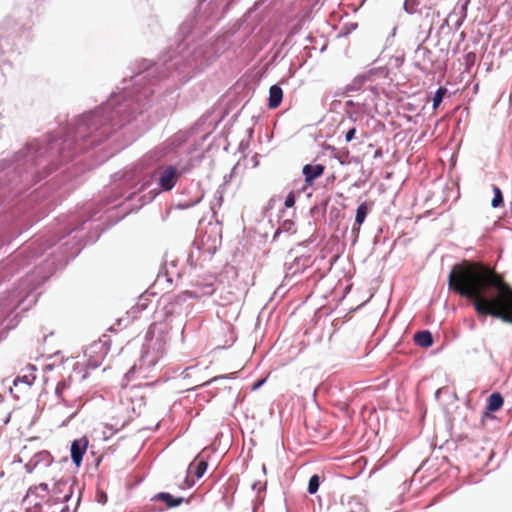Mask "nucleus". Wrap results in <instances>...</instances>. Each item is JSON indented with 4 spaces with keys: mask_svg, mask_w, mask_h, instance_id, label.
I'll list each match as a JSON object with an SVG mask.
<instances>
[{
    "mask_svg": "<svg viewBox=\"0 0 512 512\" xmlns=\"http://www.w3.org/2000/svg\"><path fill=\"white\" fill-rule=\"evenodd\" d=\"M448 285L472 304L478 317L512 323V287L488 265L473 261L455 265Z\"/></svg>",
    "mask_w": 512,
    "mask_h": 512,
    "instance_id": "f257e3e1",
    "label": "nucleus"
},
{
    "mask_svg": "<svg viewBox=\"0 0 512 512\" xmlns=\"http://www.w3.org/2000/svg\"><path fill=\"white\" fill-rule=\"evenodd\" d=\"M110 350L108 340L99 339L91 343L84 351L87 358V365L91 368H97L105 359Z\"/></svg>",
    "mask_w": 512,
    "mask_h": 512,
    "instance_id": "f03ea898",
    "label": "nucleus"
},
{
    "mask_svg": "<svg viewBox=\"0 0 512 512\" xmlns=\"http://www.w3.org/2000/svg\"><path fill=\"white\" fill-rule=\"evenodd\" d=\"M180 172L174 166L159 170L158 184L162 191H170L178 182Z\"/></svg>",
    "mask_w": 512,
    "mask_h": 512,
    "instance_id": "7ed1b4c3",
    "label": "nucleus"
},
{
    "mask_svg": "<svg viewBox=\"0 0 512 512\" xmlns=\"http://www.w3.org/2000/svg\"><path fill=\"white\" fill-rule=\"evenodd\" d=\"M88 447V439L81 437L76 439L71 444V458L73 463L78 467L80 466L83 455L86 453Z\"/></svg>",
    "mask_w": 512,
    "mask_h": 512,
    "instance_id": "20e7f679",
    "label": "nucleus"
},
{
    "mask_svg": "<svg viewBox=\"0 0 512 512\" xmlns=\"http://www.w3.org/2000/svg\"><path fill=\"white\" fill-rule=\"evenodd\" d=\"M72 495L71 486L67 481L59 480L55 482L52 489V497L55 502H67Z\"/></svg>",
    "mask_w": 512,
    "mask_h": 512,
    "instance_id": "39448f33",
    "label": "nucleus"
},
{
    "mask_svg": "<svg viewBox=\"0 0 512 512\" xmlns=\"http://www.w3.org/2000/svg\"><path fill=\"white\" fill-rule=\"evenodd\" d=\"M325 167L322 164H306L302 168L305 183L307 186H312L315 180L323 175Z\"/></svg>",
    "mask_w": 512,
    "mask_h": 512,
    "instance_id": "423d86ee",
    "label": "nucleus"
},
{
    "mask_svg": "<svg viewBox=\"0 0 512 512\" xmlns=\"http://www.w3.org/2000/svg\"><path fill=\"white\" fill-rule=\"evenodd\" d=\"M52 462V456L48 451H40L36 453L33 458L26 464V469L28 472H32V470L39 464L43 463L48 465Z\"/></svg>",
    "mask_w": 512,
    "mask_h": 512,
    "instance_id": "0eeeda50",
    "label": "nucleus"
},
{
    "mask_svg": "<svg viewBox=\"0 0 512 512\" xmlns=\"http://www.w3.org/2000/svg\"><path fill=\"white\" fill-rule=\"evenodd\" d=\"M152 500L164 502L167 508L177 507L185 501L183 497H174L170 493L166 492L156 494Z\"/></svg>",
    "mask_w": 512,
    "mask_h": 512,
    "instance_id": "6e6552de",
    "label": "nucleus"
},
{
    "mask_svg": "<svg viewBox=\"0 0 512 512\" xmlns=\"http://www.w3.org/2000/svg\"><path fill=\"white\" fill-rule=\"evenodd\" d=\"M283 99V90L279 85H272L269 89L268 107L276 109Z\"/></svg>",
    "mask_w": 512,
    "mask_h": 512,
    "instance_id": "1a4fd4ad",
    "label": "nucleus"
},
{
    "mask_svg": "<svg viewBox=\"0 0 512 512\" xmlns=\"http://www.w3.org/2000/svg\"><path fill=\"white\" fill-rule=\"evenodd\" d=\"M414 341L418 346L428 348L433 344V337L431 332L428 330L419 331L415 333Z\"/></svg>",
    "mask_w": 512,
    "mask_h": 512,
    "instance_id": "9d476101",
    "label": "nucleus"
},
{
    "mask_svg": "<svg viewBox=\"0 0 512 512\" xmlns=\"http://www.w3.org/2000/svg\"><path fill=\"white\" fill-rule=\"evenodd\" d=\"M504 400L499 392L492 393L487 400V412L498 411L503 406Z\"/></svg>",
    "mask_w": 512,
    "mask_h": 512,
    "instance_id": "9b49d317",
    "label": "nucleus"
},
{
    "mask_svg": "<svg viewBox=\"0 0 512 512\" xmlns=\"http://www.w3.org/2000/svg\"><path fill=\"white\" fill-rule=\"evenodd\" d=\"M70 388V385L66 384L65 382L58 383L56 387V394L59 398L62 399L63 402L68 405H72L74 402V400L71 399V395L68 393Z\"/></svg>",
    "mask_w": 512,
    "mask_h": 512,
    "instance_id": "f8f14e48",
    "label": "nucleus"
},
{
    "mask_svg": "<svg viewBox=\"0 0 512 512\" xmlns=\"http://www.w3.org/2000/svg\"><path fill=\"white\" fill-rule=\"evenodd\" d=\"M346 512H362L364 507L362 503L356 497H349L347 502H342Z\"/></svg>",
    "mask_w": 512,
    "mask_h": 512,
    "instance_id": "ddd939ff",
    "label": "nucleus"
},
{
    "mask_svg": "<svg viewBox=\"0 0 512 512\" xmlns=\"http://www.w3.org/2000/svg\"><path fill=\"white\" fill-rule=\"evenodd\" d=\"M189 469L193 471L197 478H201L207 469V462L203 459L195 461L190 464Z\"/></svg>",
    "mask_w": 512,
    "mask_h": 512,
    "instance_id": "4468645a",
    "label": "nucleus"
},
{
    "mask_svg": "<svg viewBox=\"0 0 512 512\" xmlns=\"http://www.w3.org/2000/svg\"><path fill=\"white\" fill-rule=\"evenodd\" d=\"M369 212V207L366 202L361 203L356 211L355 223L360 226L366 219Z\"/></svg>",
    "mask_w": 512,
    "mask_h": 512,
    "instance_id": "2eb2a0df",
    "label": "nucleus"
},
{
    "mask_svg": "<svg viewBox=\"0 0 512 512\" xmlns=\"http://www.w3.org/2000/svg\"><path fill=\"white\" fill-rule=\"evenodd\" d=\"M493 192L494 197L492 199L491 205L492 207L497 208L503 203L502 191L498 186H493Z\"/></svg>",
    "mask_w": 512,
    "mask_h": 512,
    "instance_id": "dca6fc26",
    "label": "nucleus"
},
{
    "mask_svg": "<svg viewBox=\"0 0 512 512\" xmlns=\"http://www.w3.org/2000/svg\"><path fill=\"white\" fill-rule=\"evenodd\" d=\"M447 93V89L444 88V87H440L434 97H433V108L434 109H437L439 107V105L442 103L443 101V98L445 96V94Z\"/></svg>",
    "mask_w": 512,
    "mask_h": 512,
    "instance_id": "f3484780",
    "label": "nucleus"
},
{
    "mask_svg": "<svg viewBox=\"0 0 512 512\" xmlns=\"http://www.w3.org/2000/svg\"><path fill=\"white\" fill-rule=\"evenodd\" d=\"M419 4V0H405L404 10L409 14H414L417 12Z\"/></svg>",
    "mask_w": 512,
    "mask_h": 512,
    "instance_id": "a211bd4d",
    "label": "nucleus"
},
{
    "mask_svg": "<svg viewBox=\"0 0 512 512\" xmlns=\"http://www.w3.org/2000/svg\"><path fill=\"white\" fill-rule=\"evenodd\" d=\"M319 476L318 475H313L310 480H309V483H308V492L310 494H315L319 488Z\"/></svg>",
    "mask_w": 512,
    "mask_h": 512,
    "instance_id": "6ab92c4d",
    "label": "nucleus"
},
{
    "mask_svg": "<svg viewBox=\"0 0 512 512\" xmlns=\"http://www.w3.org/2000/svg\"><path fill=\"white\" fill-rule=\"evenodd\" d=\"M226 294L227 295H225V296H222V295L220 296V298L224 300V302L221 303V305H223V306L231 304L235 299V295L233 292L227 291Z\"/></svg>",
    "mask_w": 512,
    "mask_h": 512,
    "instance_id": "aec40b11",
    "label": "nucleus"
},
{
    "mask_svg": "<svg viewBox=\"0 0 512 512\" xmlns=\"http://www.w3.org/2000/svg\"><path fill=\"white\" fill-rule=\"evenodd\" d=\"M295 194L294 192H290L287 196H286V199H285V202H284V205L286 208H291L294 206L295 204Z\"/></svg>",
    "mask_w": 512,
    "mask_h": 512,
    "instance_id": "412c9836",
    "label": "nucleus"
},
{
    "mask_svg": "<svg viewBox=\"0 0 512 512\" xmlns=\"http://www.w3.org/2000/svg\"><path fill=\"white\" fill-rule=\"evenodd\" d=\"M355 134H356V128L355 127H352L350 128L346 134H345V140L346 142H350L354 139L355 137Z\"/></svg>",
    "mask_w": 512,
    "mask_h": 512,
    "instance_id": "4be33fe9",
    "label": "nucleus"
},
{
    "mask_svg": "<svg viewBox=\"0 0 512 512\" xmlns=\"http://www.w3.org/2000/svg\"><path fill=\"white\" fill-rule=\"evenodd\" d=\"M205 291H203V295H212L214 292V289L211 284L204 286Z\"/></svg>",
    "mask_w": 512,
    "mask_h": 512,
    "instance_id": "5701e85b",
    "label": "nucleus"
},
{
    "mask_svg": "<svg viewBox=\"0 0 512 512\" xmlns=\"http://www.w3.org/2000/svg\"><path fill=\"white\" fill-rule=\"evenodd\" d=\"M38 488L44 490V491H48V484L46 483H40Z\"/></svg>",
    "mask_w": 512,
    "mask_h": 512,
    "instance_id": "b1692460",
    "label": "nucleus"
},
{
    "mask_svg": "<svg viewBox=\"0 0 512 512\" xmlns=\"http://www.w3.org/2000/svg\"><path fill=\"white\" fill-rule=\"evenodd\" d=\"M264 380H260L253 385V389H257L263 384Z\"/></svg>",
    "mask_w": 512,
    "mask_h": 512,
    "instance_id": "393cba45",
    "label": "nucleus"
},
{
    "mask_svg": "<svg viewBox=\"0 0 512 512\" xmlns=\"http://www.w3.org/2000/svg\"><path fill=\"white\" fill-rule=\"evenodd\" d=\"M185 294L189 295L190 297H198V295L195 292H185Z\"/></svg>",
    "mask_w": 512,
    "mask_h": 512,
    "instance_id": "a878e982",
    "label": "nucleus"
},
{
    "mask_svg": "<svg viewBox=\"0 0 512 512\" xmlns=\"http://www.w3.org/2000/svg\"><path fill=\"white\" fill-rule=\"evenodd\" d=\"M222 328L223 330L230 331V327L228 325H224Z\"/></svg>",
    "mask_w": 512,
    "mask_h": 512,
    "instance_id": "bb28decb",
    "label": "nucleus"
}]
</instances>
